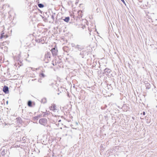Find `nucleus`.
<instances>
[{
	"mask_svg": "<svg viewBox=\"0 0 157 157\" xmlns=\"http://www.w3.org/2000/svg\"><path fill=\"white\" fill-rule=\"evenodd\" d=\"M51 56L49 52H47L45 54L44 60L46 63H48L51 60Z\"/></svg>",
	"mask_w": 157,
	"mask_h": 157,
	"instance_id": "nucleus-1",
	"label": "nucleus"
},
{
	"mask_svg": "<svg viewBox=\"0 0 157 157\" xmlns=\"http://www.w3.org/2000/svg\"><path fill=\"white\" fill-rule=\"evenodd\" d=\"M52 54L53 56H56L58 55V50L57 49L56 45V44L54 48L51 50Z\"/></svg>",
	"mask_w": 157,
	"mask_h": 157,
	"instance_id": "nucleus-2",
	"label": "nucleus"
},
{
	"mask_svg": "<svg viewBox=\"0 0 157 157\" xmlns=\"http://www.w3.org/2000/svg\"><path fill=\"white\" fill-rule=\"evenodd\" d=\"M47 120L44 118L41 119L39 121V123L44 126H45L47 124Z\"/></svg>",
	"mask_w": 157,
	"mask_h": 157,
	"instance_id": "nucleus-3",
	"label": "nucleus"
},
{
	"mask_svg": "<svg viewBox=\"0 0 157 157\" xmlns=\"http://www.w3.org/2000/svg\"><path fill=\"white\" fill-rule=\"evenodd\" d=\"M8 37V36L7 34H5L3 31L2 32V33L0 37V39L1 41L3 40L4 39H5Z\"/></svg>",
	"mask_w": 157,
	"mask_h": 157,
	"instance_id": "nucleus-4",
	"label": "nucleus"
},
{
	"mask_svg": "<svg viewBox=\"0 0 157 157\" xmlns=\"http://www.w3.org/2000/svg\"><path fill=\"white\" fill-rule=\"evenodd\" d=\"M49 108L50 110L54 111L57 109L56 106L54 104L51 105V106Z\"/></svg>",
	"mask_w": 157,
	"mask_h": 157,
	"instance_id": "nucleus-5",
	"label": "nucleus"
},
{
	"mask_svg": "<svg viewBox=\"0 0 157 157\" xmlns=\"http://www.w3.org/2000/svg\"><path fill=\"white\" fill-rule=\"evenodd\" d=\"M9 43V41H6L5 42H4L3 43H2V44H1V46H4L5 45H6V44H8Z\"/></svg>",
	"mask_w": 157,
	"mask_h": 157,
	"instance_id": "nucleus-6",
	"label": "nucleus"
},
{
	"mask_svg": "<svg viewBox=\"0 0 157 157\" xmlns=\"http://www.w3.org/2000/svg\"><path fill=\"white\" fill-rule=\"evenodd\" d=\"M8 91V88L7 86H5L3 88V91L5 93H6Z\"/></svg>",
	"mask_w": 157,
	"mask_h": 157,
	"instance_id": "nucleus-7",
	"label": "nucleus"
},
{
	"mask_svg": "<svg viewBox=\"0 0 157 157\" xmlns=\"http://www.w3.org/2000/svg\"><path fill=\"white\" fill-rule=\"evenodd\" d=\"M41 115H39L36 116H35L34 117H33V119L34 120H38V118H40L41 117Z\"/></svg>",
	"mask_w": 157,
	"mask_h": 157,
	"instance_id": "nucleus-8",
	"label": "nucleus"
},
{
	"mask_svg": "<svg viewBox=\"0 0 157 157\" xmlns=\"http://www.w3.org/2000/svg\"><path fill=\"white\" fill-rule=\"evenodd\" d=\"M28 106L29 107H32V102L31 101H28Z\"/></svg>",
	"mask_w": 157,
	"mask_h": 157,
	"instance_id": "nucleus-9",
	"label": "nucleus"
},
{
	"mask_svg": "<svg viewBox=\"0 0 157 157\" xmlns=\"http://www.w3.org/2000/svg\"><path fill=\"white\" fill-rule=\"evenodd\" d=\"M69 20H70V18H69V17H66L64 19V20L66 21V22H68L69 21Z\"/></svg>",
	"mask_w": 157,
	"mask_h": 157,
	"instance_id": "nucleus-10",
	"label": "nucleus"
},
{
	"mask_svg": "<svg viewBox=\"0 0 157 157\" xmlns=\"http://www.w3.org/2000/svg\"><path fill=\"white\" fill-rule=\"evenodd\" d=\"M38 6L40 8H43L44 7V6L43 5L41 4H38Z\"/></svg>",
	"mask_w": 157,
	"mask_h": 157,
	"instance_id": "nucleus-11",
	"label": "nucleus"
},
{
	"mask_svg": "<svg viewBox=\"0 0 157 157\" xmlns=\"http://www.w3.org/2000/svg\"><path fill=\"white\" fill-rule=\"evenodd\" d=\"M40 76L41 77L44 78L45 77V75L43 73H42L40 74Z\"/></svg>",
	"mask_w": 157,
	"mask_h": 157,
	"instance_id": "nucleus-12",
	"label": "nucleus"
},
{
	"mask_svg": "<svg viewBox=\"0 0 157 157\" xmlns=\"http://www.w3.org/2000/svg\"><path fill=\"white\" fill-rule=\"evenodd\" d=\"M143 115H145V112H143Z\"/></svg>",
	"mask_w": 157,
	"mask_h": 157,
	"instance_id": "nucleus-13",
	"label": "nucleus"
},
{
	"mask_svg": "<svg viewBox=\"0 0 157 157\" xmlns=\"http://www.w3.org/2000/svg\"><path fill=\"white\" fill-rule=\"evenodd\" d=\"M121 1L123 2H124V0H121Z\"/></svg>",
	"mask_w": 157,
	"mask_h": 157,
	"instance_id": "nucleus-14",
	"label": "nucleus"
},
{
	"mask_svg": "<svg viewBox=\"0 0 157 157\" xmlns=\"http://www.w3.org/2000/svg\"><path fill=\"white\" fill-rule=\"evenodd\" d=\"M61 121V120H59V122H60Z\"/></svg>",
	"mask_w": 157,
	"mask_h": 157,
	"instance_id": "nucleus-15",
	"label": "nucleus"
}]
</instances>
